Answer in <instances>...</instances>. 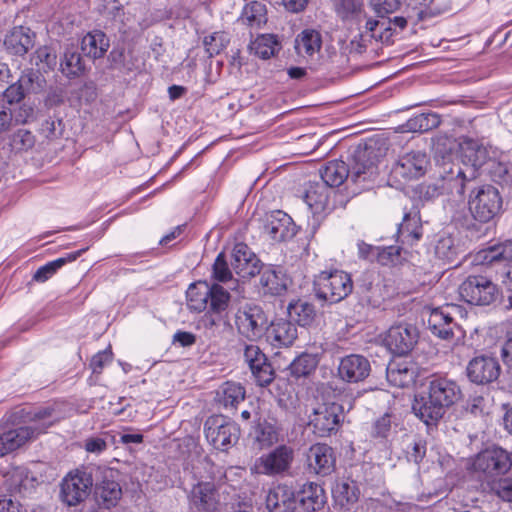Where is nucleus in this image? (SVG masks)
Instances as JSON below:
<instances>
[{"label":"nucleus","mask_w":512,"mask_h":512,"mask_svg":"<svg viewBox=\"0 0 512 512\" xmlns=\"http://www.w3.org/2000/svg\"><path fill=\"white\" fill-rule=\"evenodd\" d=\"M458 153L456 156L448 154L438 161V179L428 185L426 193L429 196L445 193L463 196L467 184L474 181L499 155L497 148L483 140L469 137L460 138Z\"/></svg>","instance_id":"nucleus-1"},{"label":"nucleus","mask_w":512,"mask_h":512,"mask_svg":"<svg viewBox=\"0 0 512 512\" xmlns=\"http://www.w3.org/2000/svg\"><path fill=\"white\" fill-rule=\"evenodd\" d=\"M51 409H21L14 412L9 420L13 427L0 433V457L10 453L36 435L44 432L51 424Z\"/></svg>","instance_id":"nucleus-2"},{"label":"nucleus","mask_w":512,"mask_h":512,"mask_svg":"<svg viewBox=\"0 0 512 512\" xmlns=\"http://www.w3.org/2000/svg\"><path fill=\"white\" fill-rule=\"evenodd\" d=\"M460 394V388L454 381L434 378L429 383L428 395L415 400L413 411L425 424L436 423L460 398Z\"/></svg>","instance_id":"nucleus-3"},{"label":"nucleus","mask_w":512,"mask_h":512,"mask_svg":"<svg viewBox=\"0 0 512 512\" xmlns=\"http://www.w3.org/2000/svg\"><path fill=\"white\" fill-rule=\"evenodd\" d=\"M353 289L350 275L342 270L322 271L314 281V290L318 299L330 304L345 299Z\"/></svg>","instance_id":"nucleus-4"},{"label":"nucleus","mask_w":512,"mask_h":512,"mask_svg":"<svg viewBox=\"0 0 512 512\" xmlns=\"http://www.w3.org/2000/svg\"><path fill=\"white\" fill-rule=\"evenodd\" d=\"M511 466L510 454L500 447L480 452L473 462L474 471L483 475L482 481L485 485H488L489 480L497 479L500 475L508 472Z\"/></svg>","instance_id":"nucleus-5"},{"label":"nucleus","mask_w":512,"mask_h":512,"mask_svg":"<svg viewBox=\"0 0 512 512\" xmlns=\"http://www.w3.org/2000/svg\"><path fill=\"white\" fill-rule=\"evenodd\" d=\"M458 291L465 302L478 306H488L498 297L496 284L483 275L469 276L461 283Z\"/></svg>","instance_id":"nucleus-6"},{"label":"nucleus","mask_w":512,"mask_h":512,"mask_svg":"<svg viewBox=\"0 0 512 512\" xmlns=\"http://www.w3.org/2000/svg\"><path fill=\"white\" fill-rule=\"evenodd\" d=\"M234 322L238 333L251 341L263 337L268 326V319L263 309L250 304L236 311Z\"/></svg>","instance_id":"nucleus-7"},{"label":"nucleus","mask_w":512,"mask_h":512,"mask_svg":"<svg viewBox=\"0 0 512 512\" xmlns=\"http://www.w3.org/2000/svg\"><path fill=\"white\" fill-rule=\"evenodd\" d=\"M469 199V210L479 222L486 223L501 209L502 200L498 190L491 185L480 186Z\"/></svg>","instance_id":"nucleus-8"},{"label":"nucleus","mask_w":512,"mask_h":512,"mask_svg":"<svg viewBox=\"0 0 512 512\" xmlns=\"http://www.w3.org/2000/svg\"><path fill=\"white\" fill-rule=\"evenodd\" d=\"M293 459V449L286 445H280L269 453L257 458L251 466V472L260 475L277 476L290 469Z\"/></svg>","instance_id":"nucleus-9"},{"label":"nucleus","mask_w":512,"mask_h":512,"mask_svg":"<svg viewBox=\"0 0 512 512\" xmlns=\"http://www.w3.org/2000/svg\"><path fill=\"white\" fill-rule=\"evenodd\" d=\"M208 442L217 450L225 451L237 443L240 430L238 426L223 417L214 416L206 420L204 425Z\"/></svg>","instance_id":"nucleus-10"},{"label":"nucleus","mask_w":512,"mask_h":512,"mask_svg":"<svg viewBox=\"0 0 512 512\" xmlns=\"http://www.w3.org/2000/svg\"><path fill=\"white\" fill-rule=\"evenodd\" d=\"M91 486V476L86 472L76 470L62 480L61 498L68 506H75L87 498Z\"/></svg>","instance_id":"nucleus-11"},{"label":"nucleus","mask_w":512,"mask_h":512,"mask_svg":"<svg viewBox=\"0 0 512 512\" xmlns=\"http://www.w3.org/2000/svg\"><path fill=\"white\" fill-rule=\"evenodd\" d=\"M343 408L337 403H324L314 409L310 424L319 437H327L336 432L341 421Z\"/></svg>","instance_id":"nucleus-12"},{"label":"nucleus","mask_w":512,"mask_h":512,"mask_svg":"<svg viewBox=\"0 0 512 512\" xmlns=\"http://www.w3.org/2000/svg\"><path fill=\"white\" fill-rule=\"evenodd\" d=\"M429 164L426 153L411 151L402 155L392 168V175L403 181H410L422 177Z\"/></svg>","instance_id":"nucleus-13"},{"label":"nucleus","mask_w":512,"mask_h":512,"mask_svg":"<svg viewBox=\"0 0 512 512\" xmlns=\"http://www.w3.org/2000/svg\"><path fill=\"white\" fill-rule=\"evenodd\" d=\"M417 340L418 331L416 327L410 324H398L388 329L383 343L392 353L404 355L413 349Z\"/></svg>","instance_id":"nucleus-14"},{"label":"nucleus","mask_w":512,"mask_h":512,"mask_svg":"<svg viewBox=\"0 0 512 512\" xmlns=\"http://www.w3.org/2000/svg\"><path fill=\"white\" fill-rule=\"evenodd\" d=\"M292 218L281 210L268 214L263 224V234L276 242L285 241L295 235Z\"/></svg>","instance_id":"nucleus-15"},{"label":"nucleus","mask_w":512,"mask_h":512,"mask_svg":"<svg viewBox=\"0 0 512 512\" xmlns=\"http://www.w3.org/2000/svg\"><path fill=\"white\" fill-rule=\"evenodd\" d=\"M371 372L369 360L359 354L343 357L338 365L339 377L348 383H358L365 380Z\"/></svg>","instance_id":"nucleus-16"},{"label":"nucleus","mask_w":512,"mask_h":512,"mask_svg":"<svg viewBox=\"0 0 512 512\" xmlns=\"http://www.w3.org/2000/svg\"><path fill=\"white\" fill-rule=\"evenodd\" d=\"M244 359L260 386H266L272 382V367L258 346L254 344L247 345L244 350Z\"/></svg>","instance_id":"nucleus-17"},{"label":"nucleus","mask_w":512,"mask_h":512,"mask_svg":"<svg viewBox=\"0 0 512 512\" xmlns=\"http://www.w3.org/2000/svg\"><path fill=\"white\" fill-rule=\"evenodd\" d=\"M467 375L474 383H490L499 377L500 365L493 357H475L467 366Z\"/></svg>","instance_id":"nucleus-18"},{"label":"nucleus","mask_w":512,"mask_h":512,"mask_svg":"<svg viewBox=\"0 0 512 512\" xmlns=\"http://www.w3.org/2000/svg\"><path fill=\"white\" fill-rule=\"evenodd\" d=\"M448 309L449 307L433 308L428 317V329L432 334L444 340L454 338L456 332L461 333L460 327L454 322Z\"/></svg>","instance_id":"nucleus-19"},{"label":"nucleus","mask_w":512,"mask_h":512,"mask_svg":"<svg viewBox=\"0 0 512 512\" xmlns=\"http://www.w3.org/2000/svg\"><path fill=\"white\" fill-rule=\"evenodd\" d=\"M260 261L244 243H238L233 248L231 265L237 275L246 279L260 272Z\"/></svg>","instance_id":"nucleus-20"},{"label":"nucleus","mask_w":512,"mask_h":512,"mask_svg":"<svg viewBox=\"0 0 512 512\" xmlns=\"http://www.w3.org/2000/svg\"><path fill=\"white\" fill-rule=\"evenodd\" d=\"M266 507L270 512H294L297 507L296 490L287 484L273 487L266 496Z\"/></svg>","instance_id":"nucleus-21"},{"label":"nucleus","mask_w":512,"mask_h":512,"mask_svg":"<svg viewBox=\"0 0 512 512\" xmlns=\"http://www.w3.org/2000/svg\"><path fill=\"white\" fill-rule=\"evenodd\" d=\"M333 449L326 444H315L308 454L309 468L317 475H330L335 469Z\"/></svg>","instance_id":"nucleus-22"},{"label":"nucleus","mask_w":512,"mask_h":512,"mask_svg":"<svg viewBox=\"0 0 512 512\" xmlns=\"http://www.w3.org/2000/svg\"><path fill=\"white\" fill-rule=\"evenodd\" d=\"M258 274H260V286L265 294L281 295L290 284L289 277L281 268L271 265L262 266Z\"/></svg>","instance_id":"nucleus-23"},{"label":"nucleus","mask_w":512,"mask_h":512,"mask_svg":"<svg viewBox=\"0 0 512 512\" xmlns=\"http://www.w3.org/2000/svg\"><path fill=\"white\" fill-rule=\"evenodd\" d=\"M267 341L274 347H288L298 336L297 327L290 321L278 319L267 326L265 333Z\"/></svg>","instance_id":"nucleus-24"},{"label":"nucleus","mask_w":512,"mask_h":512,"mask_svg":"<svg viewBox=\"0 0 512 512\" xmlns=\"http://www.w3.org/2000/svg\"><path fill=\"white\" fill-rule=\"evenodd\" d=\"M189 501L197 511H213L218 502L214 483L198 482L195 484L190 491Z\"/></svg>","instance_id":"nucleus-25"},{"label":"nucleus","mask_w":512,"mask_h":512,"mask_svg":"<svg viewBox=\"0 0 512 512\" xmlns=\"http://www.w3.org/2000/svg\"><path fill=\"white\" fill-rule=\"evenodd\" d=\"M296 497L297 504L304 512H317L326 503L324 489L313 482L303 484Z\"/></svg>","instance_id":"nucleus-26"},{"label":"nucleus","mask_w":512,"mask_h":512,"mask_svg":"<svg viewBox=\"0 0 512 512\" xmlns=\"http://www.w3.org/2000/svg\"><path fill=\"white\" fill-rule=\"evenodd\" d=\"M387 381L395 387L404 388L412 385L417 377L416 367L405 360L389 363L386 370Z\"/></svg>","instance_id":"nucleus-27"},{"label":"nucleus","mask_w":512,"mask_h":512,"mask_svg":"<svg viewBox=\"0 0 512 512\" xmlns=\"http://www.w3.org/2000/svg\"><path fill=\"white\" fill-rule=\"evenodd\" d=\"M4 46L10 54L23 56L34 46V33L23 26L15 27L6 35Z\"/></svg>","instance_id":"nucleus-28"},{"label":"nucleus","mask_w":512,"mask_h":512,"mask_svg":"<svg viewBox=\"0 0 512 512\" xmlns=\"http://www.w3.org/2000/svg\"><path fill=\"white\" fill-rule=\"evenodd\" d=\"M238 21L253 29H259L267 22V8L264 2L251 0L245 4Z\"/></svg>","instance_id":"nucleus-29"},{"label":"nucleus","mask_w":512,"mask_h":512,"mask_svg":"<svg viewBox=\"0 0 512 512\" xmlns=\"http://www.w3.org/2000/svg\"><path fill=\"white\" fill-rule=\"evenodd\" d=\"M332 497L336 505L348 509L357 502L359 489L353 480L339 479L332 487Z\"/></svg>","instance_id":"nucleus-30"},{"label":"nucleus","mask_w":512,"mask_h":512,"mask_svg":"<svg viewBox=\"0 0 512 512\" xmlns=\"http://www.w3.org/2000/svg\"><path fill=\"white\" fill-rule=\"evenodd\" d=\"M321 46V34L314 29L303 30L295 39V50L303 58L313 57L319 53Z\"/></svg>","instance_id":"nucleus-31"},{"label":"nucleus","mask_w":512,"mask_h":512,"mask_svg":"<svg viewBox=\"0 0 512 512\" xmlns=\"http://www.w3.org/2000/svg\"><path fill=\"white\" fill-rule=\"evenodd\" d=\"M209 296H211V289L208 282L199 281L190 284L186 292L188 308L195 312H202L208 309Z\"/></svg>","instance_id":"nucleus-32"},{"label":"nucleus","mask_w":512,"mask_h":512,"mask_svg":"<svg viewBox=\"0 0 512 512\" xmlns=\"http://www.w3.org/2000/svg\"><path fill=\"white\" fill-rule=\"evenodd\" d=\"M398 233L404 241L413 244L422 237V225L419 211L412 209L405 212L402 222L399 224Z\"/></svg>","instance_id":"nucleus-33"},{"label":"nucleus","mask_w":512,"mask_h":512,"mask_svg":"<svg viewBox=\"0 0 512 512\" xmlns=\"http://www.w3.org/2000/svg\"><path fill=\"white\" fill-rule=\"evenodd\" d=\"M109 47L108 39L101 31H93L82 38L81 50L89 58H101Z\"/></svg>","instance_id":"nucleus-34"},{"label":"nucleus","mask_w":512,"mask_h":512,"mask_svg":"<svg viewBox=\"0 0 512 512\" xmlns=\"http://www.w3.org/2000/svg\"><path fill=\"white\" fill-rule=\"evenodd\" d=\"M330 190L322 182L310 184L307 188L304 201L308 208L314 213H321L329 202Z\"/></svg>","instance_id":"nucleus-35"},{"label":"nucleus","mask_w":512,"mask_h":512,"mask_svg":"<svg viewBox=\"0 0 512 512\" xmlns=\"http://www.w3.org/2000/svg\"><path fill=\"white\" fill-rule=\"evenodd\" d=\"M322 183L328 189L339 187L342 185L349 176V169L343 161H331L320 171Z\"/></svg>","instance_id":"nucleus-36"},{"label":"nucleus","mask_w":512,"mask_h":512,"mask_svg":"<svg viewBox=\"0 0 512 512\" xmlns=\"http://www.w3.org/2000/svg\"><path fill=\"white\" fill-rule=\"evenodd\" d=\"M86 249L87 248H83L78 251L67 253L65 256L57 258L39 267L33 275V280L41 283L47 281L65 264L75 261L84 251H86Z\"/></svg>","instance_id":"nucleus-37"},{"label":"nucleus","mask_w":512,"mask_h":512,"mask_svg":"<svg viewBox=\"0 0 512 512\" xmlns=\"http://www.w3.org/2000/svg\"><path fill=\"white\" fill-rule=\"evenodd\" d=\"M371 153L368 148L358 151L355 155V165L351 177L355 180H372L377 174V168L373 161H370Z\"/></svg>","instance_id":"nucleus-38"},{"label":"nucleus","mask_w":512,"mask_h":512,"mask_svg":"<svg viewBox=\"0 0 512 512\" xmlns=\"http://www.w3.org/2000/svg\"><path fill=\"white\" fill-rule=\"evenodd\" d=\"M484 172H487L491 179L502 187L512 186V165L501 161L500 154L494 157Z\"/></svg>","instance_id":"nucleus-39"},{"label":"nucleus","mask_w":512,"mask_h":512,"mask_svg":"<svg viewBox=\"0 0 512 512\" xmlns=\"http://www.w3.org/2000/svg\"><path fill=\"white\" fill-rule=\"evenodd\" d=\"M480 255L483 261L489 264L496 262H503L504 265L512 264V240L488 247Z\"/></svg>","instance_id":"nucleus-40"},{"label":"nucleus","mask_w":512,"mask_h":512,"mask_svg":"<svg viewBox=\"0 0 512 512\" xmlns=\"http://www.w3.org/2000/svg\"><path fill=\"white\" fill-rule=\"evenodd\" d=\"M219 402L224 407H236L245 399V389L241 384L235 382H226L217 393Z\"/></svg>","instance_id":"nucleus-41"},{"label":"nucleus","mask_w":512,"mask_h":512,"mask_svg":"<svg viewBox=\"0 0 512 512\" xmlns=\"http://www.w3.org/2000/svg\"><path fill=\"white\" fill-rule=\"evenodd\" d=\"M334 10L342 20L360 21L364 15V6L361 0H334Z\"/></svg>","instance_id":"nucleus-42"},{"label":"nucleus","mask_w":512,"mask_h":512,"mask_svg":"<svg viewBox=\"0 0 512 512\" xmlns=\"http://www.w3.org/2000/svg\"><path fill=\"white\" fill-rule=\"evenodd\" d=\"M288 314L291 320L297 322L298 325L305 327L313 322L315 310L312 304L299 300L289 304Z\"/></svg>","instance_id":"nucleus-43"},{"label":"nucleus","mask_w":512,"mask_h":512,"mask_svg":"<svg viewBox=\"0 0 512 512\" xmlns=\"http://www.w3.org/2000/svg\"><path fill=\"white\" fill-rule=\"evenodd\" d=\"M459 253V245L456 240L448 233L443 232L439 235L435 246V254L439 259L446 262H452Z\"/></svg>","instance_id":"nucleus-44"},{"label":"nucleus","mask_w":512,"mask_h":512,"mask_svg":"<svg viewBox=\"0 0 512 512\" xmlns=\"http://www.w3.org/2000/svg\"><path fill=\"white\" fill-rule=\"evenodd\" d=\"M279 49L280 44L272 34L260 35L251 44V50L262 59H269Z\"/></svg>","instance_id":"nucleus-45"},{"label":"nucleus","mask_w":512,"mask_h":512,"mask_svg":"<svg viewBox=\"0 0 512 512\" xmlns=\"http://www.w3.org/2000/svg\"><path fill=\"white\" fill-rule=\"evenodd\" d=\"M60 68L64 75L68 78H73L84 71L85 65L80 54L74 48H68L64 52Z\"/></svg>","instance_id":"nucleus-46"},{"label":"nucleus","mask_w":512,"mask_h":512,"mask_svg":"<svg viewBox=\"0 0 512 512\" xmlns=\"http://www.w3.org/2000/svg\"><path fill=\"white\" fill-rule=\"evenodd\" d=\"M122 494L121 487L115 481H103L97 487V496L100 503L105 508H111L116 505Z\"/></svg>","instance_id":"nucleus-47"},{"label":"nucleus","mask_w":512,"mask_h":512,"mask_svg":"<svg viewBox=\"0 0 512 512\" xmlns=\"http://www.w3.org/2000/svg\"><path fill=\"white\" fill-rule=\"evenodd\" d=\"M211 296L208 300V310L213 313H221L226 310L230 302V293L218 283L210 285Z\"/></svg>","instance_id":"nucleus-48"},{"label":"nucleus","mask_w":512,"mask_h":512,"mask_svg":"<svg viewBox=\"0 0 512 512\" xmlns=\"http://www.w3.org/2000/svg\"><path fill=\"white\" fill-rule=\"evenodd\" d=\"M360 31L368 35L369 39H375L380 42L388 41L392 36L391 27L386 26L385 21H378L373 18H368L364 25V30L360 29Z\"/></svg>","instance_id":"nucleus-49"},{"label":"nucleus","mask_w":512,"mask_h":512,"mask_svg":"<svg viewBox=\"0 0 512 512\" xmlns=\"http://www.w3.org/2000/svg\"><path fill=\"white\" fill-rule=\"evenodd\" d=\"M213 278L218 282L227 284L228 288L231 290H235L239 286L237 280H234L232 277V273L228 268L223 253H220L215 259L213 264Z\"/></svg>","instance_id":"nucleus-50"},{"label":"nucleus","mask_w":512,"mask_h":512,"mask_svg":"<svg viewBox=\"0 0 512 512\" xmlns=\"http://www.w3.org/2000/svg\"><path fill=\"white\" fill-rule=\"evenodd\" d=\"M255 442L260 449L268 448L278 441L276 428L267 422L259 423L254 430Z\"/></svg>","instance_id":"nucleus-51"},{"label":"nucleus","mask_w":512,"mask_h":512,"mask_svg":"<svg viewBox=\"0 0 512 512\" xmlns=\"http://www.w3.org/2000/svg\"><path fill=\"white\" fill-rule=\"evenodd\" d=\"M317 360L310 354H301L289 365L290 374L296 378L307 376L315 370Z\"/></svg>","instance_id":"nucleus-52"},{"label":"nucleus","mask_w":512,"mask_h":512,"mask_svg":"<svg viewBox=\"0 0 512 512\" xmlns=\"http://www.w3.org/2000/svg\"><path fill=\"white\" fill-rule=\"evenodd\" d=\"M31 61L38 66L40 70H52L57 65V54L51 47H39L32 55Z\"/></svg>","instance_id":"nucleus-53"},{"label":"nucleus","mask_w":512,"mask_h":512,"mask_svg":"<svg viewBox=\"0 0 512 512\" xmlns=\"http://www.w3.org/2000/svg\"><path fill=\"white\" fill-rule=\"evenodd\" d=\"M229 41L230 38L228 33L218 31L206 36L203 40V44L208 55L212 57L224 50Z\"/></svg>","instance_id":"nucleus-54"},{"label":"nucleus","mask_w":512,"mask_h":512,"mask_svg":"<svg viewBox=\"0 0 512 512\" xmlns=\"http://www.w3.org/2000/svg\"><path fill=\"white\" fill-rule=\"evenodd\" d=\"M439 124V118L434 113H422L411 118L407 122V128L414 132H425Z\"/></svg>","instance_id":"nucleus-55"},{"label":"nucleus","mask_w":512,"mask_h":512,"mask_svg":"<svg viewBox=\"0 0 512 512\" xmlns=\"http://www.w3.org/2000/svg\"><path fill=\"white\" fill-rule=\"evenodd\" d=\"M486 488L503 501L512 502V478L491 479Z\"/></svg>","instance_id":"nucleus-56"},{"label":"nucleus","mask_w":512,"mask_h":512,"mask_svg":"<svg viewBox=\"0 0 512 512\" xmlns=\"http://www.w3.org/2000/svg\"><path fill=\"white\" fill-rule=\"evenodd\" d=\"M35 144V137L29 131L25 129H19L16 133H14L11 145L13 149L18 151H26L31 149Z\"/></svg>","instance_id":"nucleus-57"},{"label":"nucleus","mask_w":512,"mask_h":512,"mask_svg":"<svg viewBox=\"0 0 512 512\" xmlns=\"http://www.w3.org/2000/svg\"><path fill=\"white\" fill-rule=\"evenodd\" d=\"M390 433L391 417L389 414H385L374 422L371 436L375 439H388Z\"/></svg>","instance_id":"nucleus-58"},{"label":"nucleus","mask_w":512,"mask_h":512,"mask_svg":"<svg viewBox=\"0 0 512 512\" xmlns=\"http://www.w3.org/2000/svg\"><path fill=\"white\" fill-rule=\"evenodd\" d=\"M370 5L378 16L384 17L397 11L401 2L400 0H370Z\"/></svg>","instance_id":"nucleus-59"},{"label":"nucleus","mask_w":512,"mask_h":512,"mask_svg":"<svg viewBox=\"0 0 512 512\" xmlns=\"http://www.w3.org/2000/svg\"><path fill=\"white\" fill-rule=\"evenodd\" d=\"M111 349H105L95 354L90 361V368L94 374H101L105 366L112 362Z\"/></svg>","instance_id":"nucleus-60"},{"label":"nucleus","mask_w":512,"mask_h":512,"mask_svg":"<svg viewBox=\"0 0 512 512\" xmlns=\"http://www.w3.org/2000/svg\"><path fill=\"white\" fill-rule=\"evenodd\" d=\"M40 132L47 139L57 138L62 133L61 120H45L41 125Z\"/></svg>","instance_id":"nucleus-61"},{"label":"nucleus","mask_w":512,"mask_h":512,"mask_svg":"<svg viewBox=\"0 0 512 512\" xmlns=\"http://www.w3.org/2000/svg\"><path fill=\"white\" fill-rule=\"evenodd\" d=\"M26 92L23 90L21 85L16 82L10 85L4 91V97L8 101L9 104L20 102L25 97Z\"/></svg>","instance_id":"nucleus-62"},{"label":"nucleus","mask_w":512,"mask_h":512,"mask_svg":"<svg viewBox=\"0 0 512 512\" xmlns=\"http://www.w3.org/2000/svg\"><path fill=\"white\" fill-rule=\"evenodd\" d=\"M426 453L425 444L421 441H414L411 450L407 452V458L409 461L419 464Z\"/></svg>","instance_id":"nucleus-63"},{"label":"nucleus","mask_w":512,"mask_h":512,"mask_svg":"<svg viewBox=\"0 0 512 512\" xmlns=\"http://www.w3.org/2000/svg\"><path fill=\"white\" fill-rule=\"evenodd\" d=\"M38 79V72H34L32 70L24 72L20 78L18 79V83L21 85L23 90L27 93L29 91H34L35 88V80Z\"/></svg>","instance_id":"nucleus-64"}]
</instances>
